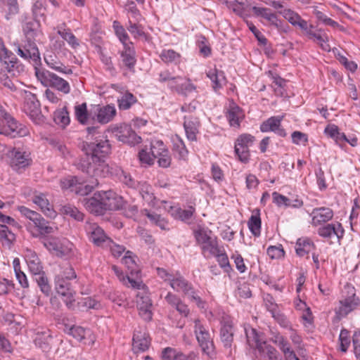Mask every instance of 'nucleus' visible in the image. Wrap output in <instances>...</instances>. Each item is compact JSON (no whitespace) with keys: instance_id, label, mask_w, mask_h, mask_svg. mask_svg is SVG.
Listing matches in <instances>:
<instances>
[{"instance_id":"nucleus-56","label":"nucleus","mask_w":360,"mask_h":360,"mask_svg":"<svg viewBox=\"0 0 360 360\" xmlns=\"http://www.w3.org/2000/svg\"><path fill=\"white\" fill-rule=\"evenodd\" d=\"M162 141H158L155 142V144H152L150 150H151V155L153 156V160L155 158H158L163 153L162 151L167 150Z\"/></svg>"},{"instance_id":"nucleus-2","label":"nucleus","mask_w":360,"mask_h":360,"mask_svg":"<svg viewBox=\"0 0 360 360\" xmlns=\"http://www.w3.org/2000/svg\"><path fill=\"white\" fill-rule=\"evenodd\" d=\"M122 198L112 191H98L89 198L85 199V207L95 215H103L106 211L123 208Z\"/></svg>"},{"instance_id":"nucleus-5","label":"nucleus","mask_w":360,"mask_h":360,"mask_svg":"<svg viewBox=\"0 0 360 360\" xmlns=\"http://www.w3.org/2000/svg\"><path fill=\"white\" fill-rule=\"evenodd\" d=\"M35 75L44 86L56 89L64 94H68L70 91L68 81L44 68L35 67Z\"/></svg>"},{"instance_id":"nucleus-43","label":"nucleus","mask_w":360,"mask_h":360,"mask_svg":"<svg viewBox=\"0 0 360 360\" xmlns=\"http://www.w3.org/2000/svg\"><path fill=\"white\" fill-rule=\"evenodd\" d=\"M211 233L212 231L210 230H207L202 227H199L193 231L197 243L201 246L213 238L209 234Z\"/></svg>"},{"instance_id":"nucleus-23","label":"nucleus","mask_w":360,"mask_h":360,"mask_svg":"<svg viewBox=\"0 0 360 360\" xmlns=\"http://www.w3.org/2000/svg\"><path fill=\"white\" fill-rule=\"evenodd\" d=\"M30 159L28 158V155H25V153L16 151L11 160V167L14 170L20 172L21 169H24L30 165Z\"/></svg>"},{"instance_id":"nucleus-39","label":"nucleus","mask_w":360,"mask_h":360,"mask_svg":"<svg viewBox=\"0 0 360 360\" xmlns=\"http://www.w3.org/2000/svg\"><path fill=\"white\" fill-rule=\"evenodd\" d=\"M57 32L72 48L76 49L79 46L78 39L71 32L70 29H65L60 27Z\"/></svg>"},{"instance_id":"nucleus-57","label":"nucleus","mask_w":360,"mask_h":360,"mask_svg":"<svg viewBox=\"0 0 360 360\" xmlns=\"http://www.w3.org/2000/svg\"><path fill=\"white\" fill-rule=\"evenodd\" d=\"M163 154L158 158V163L160 167L167 168L171 165L172 158L169 150L162 151Z\"/></svg>"},{"instance_id":"nucleus-10","label":"nucleus","mask_w":360,"mask_h":360,"mask_svg":"<svg viewBox=\"0 0 360 360\" xmlns=\"http://www.w3.org/2000/svg\"><path fill=\"white\" fill-rule=\"evenodd\" d=\"M27 134V129L22 124L18 123L11 115L5 113L2 125L0 127V134H4L11 138L25 136Z\"/></svg>"},{"instance_id":"nucleus-54","label":"nucleus","mask_w":360,"mask_h":360,"mask_svg":"<svg viewBox=\"0 0 360 360\" xmlns=\"http://www.w3.org/2000/svg\"><path fill=\"white\" fill-rule=\"evenodd\" d=\"M273 202L278 207L285 206V207H290V200L288 197H286L278 192H274L272 193Z\"/></svg>"},{"instance_id":"nucleus-29","label":"nucleus","mask_w":360,"mask_h":360,"mask_svg":"<svg viewBox=\"0 0 360 360\" xmlns=\"http://www.w3.org/2000/svg\"><path fill=\"white\" fill-rule=\"evenodd\" d=\"M116 115L115 106L107 105L98 109L97 120L101 124L109 122Z\"/></svg>"},{"instance_id":"nucleus-31","label":"nucleus","mask_w":360,"mask_h":360,"mask_svg":"<svg viewBox=\"0 0 360 360\" xmlns=\"http://www.w3.org/2000/svg\"><path fill=\"white\" fill-rule=\"evenodd\" d=\"M245 330L247 343L250 347L258 349L260 346H262L266 342L260 340L259 335L256 329L250 328H245Z\"/></svg>"},{"instance_id":"nucleus-48","label":"nucleus","mask_w":360,"mask_h":360,"mask_svg":"<svg viewBox=\"0 0 360 360\" xmlns=\"http://www.w3.org/2000/svg\"><path fill=\"white\" fill-rule=\"evenodd\" d=\"M113 27L116 35L119 38L120 41L122 43L124 47H125V45L131 44V42H127L129 40V36L124 28L122 26L119 25L117 21L114 22Z\"/></svg>"},{"instance_id":"nucleus-15","label":"nucleus","mask_w":360,"mask_h":360,"mask_svg":"<svg viewBox=\"0 0 360 360\" xmlns=\"http://www.w3.org/2000/svg\"><path fill=\"white\" fill-rule=\"evenodd\" d=\"M283 118V116H273L269 117L262 123L260 130L262 132L274 131L278 136L285 137L286 132L285 129L281 127V124Z\"/></svg>"},{"instance_id":"nucleus-45","label":"nucleus","mask_w":360,"mask_h":360,"mask_svg":"<svg viewBox=\"0 0 360 360\" xmlns=\"http://www.w3.org/2000/svg\"><path fill=\"white\" fill-rule=\"evenodd\" d=\"M217 258V260L219 266L224 269L225 272H229L232 270V268L229 264V258L226 254L224 248H222L218 254L214 255Z\"/></svg>"},{"instance_id":"nucleus-55","label":"nucleus","mask_w":360,"mask_h":360,"mask_svg":"<svg viewBox=\"0 0 360 360\" xmlns=\"http://www.w3.org/2000/svg\"><path fill=\"white\" fill-rule=\"evenodd\" d=\"M158 80L160 82H174L179 83V81H183V78L180 76L174 77L169 70H166L159 74Z\"/></svg>"},{"instance_id":"nucleus-1","label":"nucleus","mask_w":360,"mask_h":360,"mask_svg":"<svg viewBox=\"0 0 360 360\" xmlns=\"http://www.w3.org/2000/svg\"><path fill=\"white\" fill-rule=\"evenodd\" d=\"M80 148L84 155L75 163L76 167L91 177L95 178L93 185H83L78 183L75 193L86 195L98 184V177H105L109 172L108 165L104 158L110 151L108 140H96V142H83Z\"/></svg>"},{"instance_id":"nucleus-41","label":"nucleus","mask_w":360,"mask_h":360,"mask_svg":"<svg viewBox=\"0 0 360 360\" xmlns=\"http://www.w3.org/2000/svg\"><path fill=\"white\" fill-rule=\"evenodd\" d=\"M60 210L63 214L70 216L77 221H82L84 220V214L76 207L70 204L63 206Z\"/></svg>"},{"instance_id":"nucleus-19","label":"nucleus","mask_w":360,"mask_h":360,"mask_svg":"<svg viewBox=\"0 0 360 360\" xmlns=\"http://www.w3.org/2000/svg\"><path fill=\"white\" fill-rule=\"evenodd\" d=\"M27 255H25L26 262L27 264L29 270L32 276L37 275L41 272L44 271L41 265L40 259L37 254L30 250H27Z\"/></svg>"},{"instance_id":"nucleus-35","label":"nucleus","mask_w":360,"mask_h":360,"mask_svg":"<svg viewBox=\"0 0 360 360\" xmlns=\"http://www.w3.org/2000/svg\"><path fill=\"white\" fill-rule=\"evenodd\" d=\"M220 335L224 347H230L233 340L232 326L229 323H225L221 328Z\"/></svg>"},{"instance_id":"nucleus-4","label":"nucleus","mask_w":360,"mask_h":360,"mask_svg":"<svg viewBox=\"0 0 360 360\" xmlns=\"http://www.w3.org/2000/svg\"><path fill=\"white\" fill-rule=\"evenodd\" d=\"M360 306V297L356 295V289L351 283H346L342 291V298L339 307L335 309L338 317H345Z\"/></svg>"},{"instance_id":"nucleus-6","label":"nucleus","mask_w":360,"mask_h":360,"mask_svg":"<svg viewBox=\"0 0 360 360\" xmlns=\"http://www.w3.org/2000/svg\"><path fill=\"white\" fill-rule=\"evenodd\" d=\"M170 286L176 292H182L191 302H195L198 307L200 309L205 308V302L197 295L193 285L182 276L179 275L174 280H172Z\"/></svg>"},{"instance_id":"nucleus-32","label":"nucleus","mask_w":360,"mask_h":360,"mask_svg":"<svg viewBox=\"0 0 360 360\" xmlns=\"http://www.w3.org/2000/svg\"><path fill=\"white\" fill-rule=\"evenodd\" d=\"M314 248H315L314 244L308 238H299L296 243V253L300 257L304 256Z\"/></svg>"},{"instance_id":"nucleus-27","label":"nucleus","mask_w":360,"mask_h":360,"mask_svg":"<svg viewBox=\"0 0 360 360\" xmlns=\"http://www.w3.org/2000/svg\"><path fill=\"white\" fill-rule=\"evenodd\" d=\"M136 190L139 191L143 200L148 205L153 204L155 197L153 192L152 187L146 181H140Z\"/></svg>"},{"instance_id":"nucleus-24","label":"nucleus","mask_w":360,"mask_h":360,"mask_svg":"<svg viewBox=\"0 0 360 360\" xmlns=\"http://www.w3.org/2000/svg\"><path fill=\"white\" fill-rule=\"evenodd\" d=\"M207 76L212 82V87L214 91L221 89L223 85L226 83V79L224 72L219 70L217 68L211 69L207 73Z\"/></svg>"},{"instance_id":"nucleus-11","label":"nucleus","mask_w":360,"mask_h":360,"mask_svg":"<svg viewBox=\"0 0 360 360\" xmlns=\"http://www.w3.org/2000/svg\"><path fill=\"white\" fill-rule=\"evenodd\" d=\"M23 110L34 122L40 120V103L35 94L28 91H23Z\"/></svg>"},{"instance_id":"nucleus-52","label":"nucleus","mask_w":360,"mask_h":360,"mask_svg":"<svg viewBox=\"0 0 360 360\" xmlns=\"http://www.w3.org/2000/svg\"><path fill=\"white\" fill-rule=\"evenodd\" d=\"M340 342V350L342 352H346L350 345V340L349 338V331L347 329H342L339 336Z\"/></svg>"},{"instance_id":"nucleus-25","label":"nucleus","mask_w":360,"mask_h":360,"mask_svg":"<svg viewBox=\"0 0 360 360\" xmlns=\"http://www.w3.org/2000/svg\"><path fill=\"white\" fill-rule=\"evenodd\" d=\"M0 60L4 63V68L8 72H13L17 64V58L15 55L5 46L3 47L0 52Z\"/></svg>"},{"instance_id":"nucleus-20","label":"nucleus","mask_w":360,"mask_h":360,"mask_svg":"<svg viewBox=\"0 0 360 360\" xmlns=\"http://www.w3.org/2000/svg\"><path fill=\"white\" fill-rule=\"evenodd\" d=\"M311 215L313 224L316 225L330 220L333 217V212L329 207H321L314 208Z\"/></svg>"},{"instance_id":"nucleus-38","label":"nucleus","mask_w":360,"mask_h":360,"mask_svg":"<svg viewBox=\"0 0 360 360\" xmlns=\"http://www.w3.org/2000/svg\"><path fill=\"white\" fill-rule=\"evenodd\" d=\"M160 58L165 63L177 64L181 60V55L172 49L162 50Z\"/></svg>"},{"instance_id":"nucleus-18","label":"nucleus","mask_w":360,"mask_h":360,"mask_svg":"<svg viewBox=\"0 0 360 360\" xmlns=\"http://www.w3.org/2000/svg\"><path fill=\"white\" fill-rule=\"evenodd\" d=\"M120 56L123 65L130 71L134 72L136 58L133 43L125 45L124 49L120 52Z\"/></svg>"},{"instance_id":"nucleus-40","label":"nucleus","mask_w":360,"mask_h":360,"mask_svg":"<svg viewBox=\"0 0 360 360\" xmlns=\"http://www.w3.org/2000/svg\"><path fill=\"white\" fill-rule=\"evenodd\" d=\"M53 120L56 124L62 127H65L70 123V120L66 107L54 112Z\"/></svg>"},{"instance_id":"nucleus-7","label":"nucleus","mask_w":360,"mask_h":360,"mask_svg":"<svg viewBox=\"0 0 360 360\" xmlns=\"http://www.w3.org/2000/svg\"><path fill=\"white\" fill-rule=\"evenodd\" d=\"M194 323V333L202 352L211 356L214 353L215 347L210 333L199 319L195 320Z\"/></svg>"},{"instance_id":"nucleus-47","label":"nucleus","mask_w":360,"mask_h":360,"mask_svg":"<svg viewBox=\"0 0 360 360\" xmlns=\"http://www.w3.org/2000/svg\"><path fill=\"white\" fill-rule=\"evenodd\" d=\"M250 147L240 146L235 143V153L240 161L247 163L250 159Z\"/></svg>"},{"instance_id":"nucleus-36","label":"nucleus","mask_w":360,"mask_h":360,"mask_svg":"<svg viewBox=\"0 0 360 360\" xmlns=\"http://www.w3.org/2000/svg\"><path fill=\"white\" fill-rule=\"evenodd\" d=\"M137 102L136 98L130 92H126L117 100L118 107L121 110L129 109Z\"/></svg>"},{"instance_id":"nucleus-37","label":"nucleus","mask_w":360,"mask_h":360,"mask_svg":"<svg viewBox=\"0 0 360 360\" xmlns=\"http://www.w3.org/2000/svg\"><path fill=\"white\" fill-rule=\"evenodd\" d=\"M0 1L5 7L4 11L7 20H9L13 15L18 13L19 5L18 0H0Z\"/></svg>"},{"instance_id":"nucleus-59","label":"nucleus","mask_w":360,"mask_h":360,"mask_svg":"<svg viewBox=\"0 0 360 360\" xmlns=\"http://www.w3.org/2000/svg\"><path fill=\"white\" fill-rule=\"evenodd\" d=\"M255 141V137L250 134H242L236 140V144L250 147Z\"/></svg>"},{"instance_id":"nucleus-60","label":"nucleus","mask_w":360,"mask_h":360,"mask_svg":"<svg viewBox=\"0 0 360 360\" xmlns=\"http://www.w3.org/2000/svg\"><path fill=\"white\" fill-rule=\"evenodd\" d=\"M285 252L281 247L270 246L267 249V255L271 259H279L284 257Z\"/></svg>"},{"instance_id":"nucleus-3","label":"nucleus","mask_w":360,"mask_h":360,"mask_svg":"<svg viewBox=\"0 0 360 360\" xmlns=\"http://www.w3.org/2000/svg\"><path fill=\"white\" fill-rule=\"evenodd\" d=\"M18 210L22 215L32 221L27 224V229L33 238L41 240L58 230V228L54 226V223L45 219L38 212L25 206L19 207Z\"/></svg>"},{"instance_id":"nucleus-12","label":"nucleus","mask_w":360,"mask_h":360,"mask_svg":"<svg viewBox=\"0 0 360 360\" xmlns=\"http://www.w3.org/2000/svg\"><path fill=\"white\" fill-rule=\"evenodd\" d=\"M113 133L120 141L130 145H135L141 141V138L136 135L128 124H121L113 130Z\"/></svg>"},{"instance_id":"nucleus-21","label":"nucleus","mask_w":360,"mask_h":360,"mask_svg":"<svg viewBox=\"0 0 360 360\" xmlns=\"http://www.w3.org/2000/svg\"><path fill=\"white\" fill-rule=\"evenodd\" d=\"M231 127H239L241 120L244 117L243 110L235 103L230 105L226 115Z\"/></svg>"},{"instance_id":"nucleus-14","label":"nucleus","mask_w":360,"mask_h":360,"mask_svg":"<svg viewBox=\"0 0 360 360\" xmlns=\"http://www.w3.org/2000/svg\"><path fill=\"white\" fill-rule=\"evenodd\" d=\"M86 230L90 235V240L97 246L105 247L112 243V240L108 238L104 231L96 224H89L86 226Z\"/></svg>"},{"instance_id":"nucleus-16","label":"nucleus","mask_w":360,"mask_h":360,"mask_svg":"<svg viewBox=\"0 0 360 360\" xmlns=\"http://www.w3.org/2000/svg\"><path fill=\"white\" fill-rule=\"evenodd\" d=\"M200 122L197 117L192 115L185 116L184 127L187 139L191 141H197V134L199 133Z\"/></svg>"},{"instance_id":"nucleus-33","label":"nucleus","mask_w":360,"mask_h":360,"mask_svg":"<svg viewBox=\"0 0 360 360\" xmlns=\"http://www.w3.org/2000/svg\"><path fill=\"white\" fill-rule=\"evenodd\" d=\"M39 27V23L34 20L26 22L22 27V30L25 36V40L35 41Z\"/></svg>"},{"instance_id":"nucleus-61","label":"nucleus","mask_w":360,"mask_h":360,"mask_svg":"<svg viewBox=\"0 0 360 360\" xmlns=\"http://www.w3.org/2000/svg\"><path fill=\"white\" fill-rule=\"evenodd\" d=\"M335 232V224H328L326 226L320 227L318 233L324 238H330Z\"/></svg>"},{"instance_id":"nucleus-44","label":"nucleus","mask_w":360,"mask_h":360,"mask_svg":"<svg viewBox=\"0 0 360 360\" xmlns=\"http://www.w3.org/2000/svg\"><path fill=\"white\" fill-rule=\"evenodd\" d=\"M75 116L77 120L81 124H86L88 120V112L86 109V103H83L75 107Z\"/></svg>"},{"instance_id":"nucleus-30","label":"nucleus","mask_w":360,"mask_h":360,"mask_svg":"<svg viewBox=\"0 0 360 360\" xmlns=\"http://www.w3.org/2000/svg\"><path fill=\"white\" fill-rule=\"evenodd\" d=\"M32 200L34 203L40 207L41 212H43L46 216L52 217L55 215V212L53 210L52 206L44 194L35 195Z\"/></svg>"},{"instance_id":"nucleus-51","label":"nucleus","mask_w":360,"mask_h":360,"mask_svg":"<svg viewBox=\"0 0 360 360\" xmlns=\"http://www.w3.org/2000/svg\"><path fill=\"white\" fill-rule=\"evenodd\" d=\"M78 185L77 179L76 176H70L69 178L63 179L60 181V186L62 189H70L72 192H75Z\"/></svg>"},{"instance_id":"nucleus-42","label":"nucleus","mask_w":360,"mask_h":360,"mask_svg":"<svg viewBox=\"0 0 360 360\" xmlns=\"http://www.w3.org/2000/svg\"><path fill=\"white\" fill-rule=\"evenodd\" d=\"M222 248L219 246L217 237L211 238L201 246L202 253L205 254L208 252L211 256L218 254Z\"/></svg>"},{"instance_id":"nucleus-22","label":"nucleus","mask_w":360,"mask_h":360,"mask_svg":"<svg viewBox=\"0 0 360 360\" xmlns=\"http://www.w3.org/2000/svg\"><path fill=\"white\" fill-rule=\"evenodd\" d=\"M258 358L259 360H281L278 351L271 345L266 342L259 347Z\"/></svg>"},{"instance_id":"nucleus-64","label":"nucleus","mask_w":360,"mask_h":360,"mask_svg":"<svg viewBox=\"0 0 360 360\" xmlns=\"http://www.w3.org/2000/svg\"><path fill=\"white\" fill-rule=\"evenodd\" d=\"M354 354L357 358L360 356V330L354 331L352 337Z\"/></svg>"},{"instance_id":"nucleus-46","label":"nucleus","mask_w":360,"mask_h":360,"mask_svg":"<svg viewBox=\"0 0 360 360\" xmlns=\"http://www.w3.org/2000/svg\"><path fill=\"white\" fill-rule=\"evenodd\" d=\"M91 331L89 330H86L81 326H73L70 329V335L79 342L84 340L86 335H89Z\"/></svg>"},{"instance_id":"nucleus-9","label":"nucleus","mask_w":360,"mask_h":360,"mask_svg":"<svg viewBox=\"0 0 360 360\" xmlns=\"http://www.w3.org/2000/svg\"><path fill=\"white\" fill-rule=\"evenodd\" d=\"M55 288L67 307L70 309H73L75 307L76 292L72 288L70 282L66 281L65 278L56 276Z\"/></svg>"},{"instance_id":"nucleus-26","label":"nucleus","mask_w":360,"mask_h":360,"mask_svg":"<svg viewBox=\"0 0 360 360\" xmlns=\"http://www.w3.org/2000/svg\"><path fill=\"white\" fill-rule=\"evenodd\" d=\"M46 63L51 68L67 75L72 73V70L70 68L65 66L63 64L56 56L49 55L44 57Z\"/></svg>"},{"instance_id":"nucleus-8","label":"nucleus","mask_w":360,"mask_h":360,"mask_svg":"<svg viewBox=\"0 0 360 360\" xmlns=\"http://www.w3.org/2000/svg\"><path fill=\"white\" fill-rule=\"evenodd\" d=\"M14 46L18 55L24 60L32 62L34 68L41 63L40 53L35 41L25 40L21 44H15Z\"/></svg>"},{"instance_id":"nucleus-17","label":"nucleus","mask_w":360,"mask_h":360,"mask_svg":"<svg viewBox=\"0 0 360 360\" xmlns=\"http://www.w3.org/2000/svg\"><path fill=\"white\" fill-rule=\"evenodd\" d=\"M132 341V349L136 353L148 350L150 345L149 335L141 330L134 332Z\"/></svg>"},{"instance_id":"nucleus-50","label":"nucleus","mask_w":360,"mask_h":360,"mask_svg":"<svg viewBox=\"0 0 360 360\" xmlns=\"http://www.w3.org/2000/svg\"><path fill=\"white\" fill-rule=\"evenodd\" d=\"M279 13L293 26H296L297 21L301 18L298 13L290 9H284Z\"/></svg>"},{"instance_id":"nucleus-62","label":"nucleus","mask_w":360,"mask_h":360,"mask_svg":"<svg viewBox=\"0 0 360 360\" xmlns=\"http://www.w3.org/2000/svg\"><path fill=\"white\" fill-rule=\"evenodd\" d=\"M127 30L131 34L134 35V38H138L145 35V33L142 30L141 26L136 23H132L131 21L129 22Z\"/></svg>"},{"instance_id":"nucleus-28","label":"nucleus","mask_w":360,"mask_h":360,"mask_svg":"<svg viewBox=\"0 0 360 360\" xmlns=\"http://www.w3.org/2000/svg\"><path fill=\"white\" fill-rule=\"evenodd\" d=\"M248 227L252 235L258 237L261 233V218L259 210L256 209L253 211V214L250 217L248 222Z\"/></svg>"},{"instance_id":"nucleus-49","label":"nucleus","mask_w":360,"mask_h":360,"mask_svg":"<svg viewBox=\"0 0 360 360\" xmlns=\"http://www.w3.org/2000/svg\"><path fill=\"white\" fill-rule=\"evenodd\" d=\"M136 303L139 309H151L152 307V301L146 293L143 295L139 293L137 295Z\"/></svg>"},{"instance_id":"nucleus-63","label":"nucleus","mask_w":360,"mask_h":360,"mask_svg":"<svg viewBox=\"0 0 360 360\" xmlns=\"http://www.w3.org/2000/svg\"><path fill=\"white\" fill-rule=\"evenodd\" d=\"M179 351L176 349L167 347L162 352V358L164 360H174Z\"/></svg>"},{"instance_id":"nucleus-53","label":"nucleus","mask_w":360,"mask_h":360,"mask_svg":"<svg viewBox=\"0 0 360 360\" xmlns=\"http://www.w3.org/2000/svg\"><path fill=\"white\" fill-rule=\"evenodd\" d=\"M264 302L266 309L271 312L273 317H276L278 306L275 303L274 297L270 294H266L264 297Z\"/></svg>"},{"instance_id":"nucleus-13","label":"nucleus","mask_w":360,"mask_h":360,"mask_svg":"<svg viewBox=\"0 0 360 360\" xmlns=\"http://www.w3.org/2000/svg\"><path fill=\"white\" fill-rule=\"evenodd\" d=\"M40 242L50 253L55 256L62 257L67 253V248L62 243L61 239L53 234L48 236Z\"/></svg>"},{"instance_id":"nucleus-34","label":"nucleus","mask_w":360,"mask_h":360,"mask_svg":"<svg viewBox=\"0 0 360 360\" xmlns=\"http://www.w3.org/2000/svg\"><path fill=\"white\" fill-rule=\"evenodd\" d=\"M33 276L41 291L46 295H49L51 292V288L46 273L43 271Z\"/></svg>"},{"instance_id":"nucleus-58","label":"nucleus","mask_w":360,"mask_h":360,"mask_svg":"<svg viewBox=\"0 0 360 360\" xmlns=\"http://www.w3.org/2000/svg\"><path fill=\"white\" fill-rule=\"evenodd\" d=\"M138 157L141 164L152 165L154 163L153 156L146 149H141L139 152Z\"/></svg>"}]
</instances>
